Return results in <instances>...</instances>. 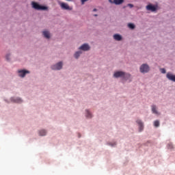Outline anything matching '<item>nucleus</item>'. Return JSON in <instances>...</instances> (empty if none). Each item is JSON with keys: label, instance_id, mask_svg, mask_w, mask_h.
I'll return each instance as SVG.
<instances>
[{"label": "nucleus", "instance_id": "25", "mask_svg": "<svg viewBox=\"0 0 175 175\" xmlns=\"http://www.w3.org/2000/svg\"><path fill=\"white\" fill-rule=\"evenodd\" d=\"M93 11H94V12H96V9H94Z\"/></svg>", "mask_w": 175, "mask_h": 175}, {"label": "nucleus", "instance_id": "23", "mask_svg": "<svg viewBox=\"0 0 175 175\" xmlns=\"http://www.w3.org/2000/svg\"><path fill=\"white\" fill-rule=\"evenodd\" d=\"M128 6H129V8H133V5L131 3L128 4Z\"/></svg>", "mask_w": 175, "mask_h": 175}, {"label": "nucleus", "instance_id": "15", "mask_svg": "<svg viewBox=\"0 0 175 175\" xmlns=\"http://www.w3.org/2000/svg\"><path fill=\"white\" fill-rule=\"evenodd\" d=\"M46 133H47L46 132L45 130H41L39 132L40 136H46Z\"/></svg>", "mask_w": 175, "mask_h": 175}, {"label": "nucleus", "instance_id": "9", "mask_svg": "<svg viewBox=\"0 0 175 175\" xmlns=\"http://www.w3.org/2000/svg\"><path fill=\"white\" fill-rule=\"evenodd\" d=\"M146 9L147 10H150V12H155L157 10V6L150 4L146 6Z\"/></svg>", "mask_w": 175, "mask_h": 175}, {"label": "nucleus", "instance_id": "26", "mask_svg": "<svg viewBox=\"0 0 175 175\" xmlns=\"http://www.w3.org/2000/svg\"><path fill=\"white\" fill-rule=\"evenodd\" d=\"M111 146H116V144H113V145H112V144H111Z\"/></svg>", "mask_w": 175, "mask_h": 175}, {"label": "nucleus", "instance_id": "2", "mask_svg": "<svg viewBox=\"0 0 175 175\" xmlns=\"http://www.w3.org/2000/svg\"><path fill=\"white\" fill-rule=\"evenodd\" d=\"M31 5L33 8V9H36V10H47V7L44 5H40L36 2H32Z\"/></svg>", "mask_w": 175, "mask_h": 175}, {"label": "nucleus", "instance_id": "18", "mask_svg": "<svg viewBox=\"0 0 175 175\" xmlns=\"http://www.w3.org/2000/svg\"><path fill=\"white\" fill-rule=\"evenodd\" d=\"M128 27L131 29H135V25H133V23H129Z\"/></svg>", "mask_w": 175, "mask_h": 175}, {"label": "nucleus", "instance_id": "8", "mask_svg": "<svg viewBox=\"0 0 175 175\" xmlns=\"http://www.w3.org/2000/svg\"><path fill=\"white\" fill-rule=\"evenodd\" d=\"M90 47L88 44H83L82 46L79 47V50H83V51H88Z\"/></svg>", "mask_w": 175, "mask_h": 175}, {"label": "nucleus", "instance_id": "21", "mask_svg": "<svg viewBox=\"0 0 175 175\" xmlns=\"http://www.w3.org/2000/svg\"><path fill=\"white\" fill-rule=\"evenodd\" d=\"M160 71L161 73H163V74L166 73V70L165 68H161Z\"/></svg>", "mask_w": 175, "mask_h": 175}, {"label": "nucleus", "instance_id": "11", "mask_svg": "<svg viewBox=\"0 0 175 175\" xmlns=\"http://www.w3.org/2000/svg\"><path fill=\"white\" fill-rule=\"evenodd\" d=\"M113 39L118 42H120V40H122V37L120 34H115L113 35Z\"/></svg>", "mask_w": 175, "mask_h": 175}, {"label": "nucleus", "instance_id": "27", "mask_svg": "<svg viewBox=\"0 0 175 175\" xmlns=\"http://www.w3.org/2000/svg\"><path fill=\"white\" fill-rule=\"evenodd\" d=\"M94 16H98V15L95 14Z\"/></svg>", "mask_w": 175, "mask_h": 175}, {"label": "nucleus", "instance_id": "5", "mask_svg": "<svg viewBox=\"0 0 175 175\" xmlns=\"http://www.w3.org/2000/svg\"><path fill=\"white\" fill-rule=\"evenodd\" d=\"M51 68L53 70H60V69H62V62H59L57 64L52 66Z\"/></svg>", "mask_w": 175, "mask_h": 175}, {"label": "nucleus", "instance_id": "12", "mask_svg": "<svg viewBox=\"0 0 175 175\" xmlns=\"http://www.w3.org/2000/svg\"><path fill=\"white\" fill-rule=\"evenodd\" d=\"M42 33L44 38H46V39H50V32L47 31H44Z\"/></svg>", "mask_w": 175, "mask_h": 175}, {"label": "nucleus", "instance_id": "16", "mask_svg": "<svg viewBox=\"0 0 175 175\" xmlns=\"http://www.w3.org/2000/svg\"><path fill=\"white\" fill-rule=\"evenodd\" d=\"M86 117L87 118H91L92 117V115L88 110H86Z\"/></svg>", "mask_w": 175, "mask_h": 175}, {"label": "nucleus", "instance_id": "17", "mask_svg": "<svg viewBox=\"0 0 175 175\" xmlns=\"http://www.w3.org/2000/svg\"><path fill=\"white\" fill-rule=\"evenodd\" d=\"M81 54V51H77L75 53V58H79V57H80V55Z\"/></svg>", "mask_w": 175, "mask_h": 175}, {"label": "nucleus", "instance_id": "19", "mask_svg": "<svg viewBox=\"0 0 175 175\" xmlns=\"http://www.w3.org/2000/svg\"><path fill=\"white\" fill-rule=\"evenodd\" d=\"M154 126H156V127L159 126V121L155 120L154 122Z\"/></svg>", "mask_w": 175, "mask_h": 175}, {"label": "nucleus", "instance_id": "20", "mask_svg": "<svg viewBox=\"0 0 175 175\" xmlns=\"http://www.w3.org/2000/svg\"><path fill=\"white\" fill-rule=\"evenodd\" d=\"M14 102H16V103H21V102H23V100H21V98H16Z\"/></svg>", "mask_w": 175, "mask_h": 175}, {"label": "nucleus", "instance_id": "6", "mask_svg": "<svg viewBox=\"0 0 175 175\" xmlns=\"http://www.w3.org/2000/svg\"><path fill=\"white\" fill-rule=\"evenodd\" d=\"M18 73L20 77H25V75H27V73H29V72L27 70H18Z\"/></svg>", "mask_w": 175, "mask_h": 175}, {"label": "nucleus", "instance_id": "28", "mask_svg": "<svg viewBox=\"0 0 175 175\" xmlns=\"http://www.w3.org/2000/svg\"><path fill=\"white\" fill-rule=\"evenodd\" d=\"M67 1H70V0H67Z\"/></svg>", "mask_w": 175, "mask_h": 175}, {"label": "nucleus", "instance_id": "14", "mask_svg": "<svg viewBox=\"0 0 175 175\" xmlns=\"http://www.w3.org/2000/svg\"><path fill=\"white\" fill-rule=\"evenodd\" d=\"M152 111L154 114H159V113H158V111H157V106L155 105L152 106Z\"/></svg>", "mask_w": 175, "mask_h": 175}, {"label": "nucleus", "instance_id": "10", "mask_svg": "<svg viewBox=\"0 0 175 175\" xmlns=\"http://www.w3.org/2000/svg\"><path fill=\"white\" fill-rule=\"evenodd\" d=\"M109 2H111V3H114L115 5H121L122 3H124V0H113V1L109 0Z\"/></svg>", "mask_w": 175, "mask_h": 175}, {"label": "nucleus", "instance_id": "13", "mask_svg": "<svg viewBox=\"0 0 175 175\" xmlns=\"http://www.w3.org/2000/svg\"><path fill=\"white\" fill-rule=\"evenodd\" d=\"M137 124H138L139 126V131L142 132V131H143V122H142V120H137Z\"/></svg>", "mask_w": 175, "mask_h": 175}, {"label": "nucleus", "instance_id": "4", "mask_svg": "<svg viewBox=\"0 0 175 175\" xmlns=\"http://www.w3.org/2000/svg\"><path fill=\"white\" fill-rule=\"evenodd\" d=\"M59 5L63 10H72V8H70L68 3L60 2L59 3Z\"/></svg>", "mask_w": 175, "mask_h": 175}, {"label": "nucleus", "instance_id": "7", "mask_svg": "<svg viewBox=\"0 0 175 175\" xmlns=\"http://www.w3.org/2000/svg\"><path fill=\"white\" fill-rule=\"evenodd\" d=\"M166 77L167 79H168V80L175 82V75L172 74V72H167L166 75Z\"/></svg>", "mask_w": 175, "mask_h": 175}, {"label": "nucleus", "instance_id": "1", "mask_svg": "<svg viewBox=\"0 0 175 175\" xmlns=\"http://www.w3.org/2000/svg\"><path fill=\"white\" fill-rule=\"evenodd\" d=\"M113 77H115L116 79H118V77H122L123 80H129V79H131L130 74L122 71H117L114 72Z\"/></svg>", "mask_w": 175, "mask_h": 175}, {"label": "nucleus", "instance_id": "24", "mask_svg": "<svg viewBox=\"0 0 175 175\" xmlns=\"http://www.w3.org/2000/svg\"><path fill=\"white\" fill-rule=\"evenodd\" d=\"M9 57L8 55L6 56V59H7L8 61H9V57Z\"/></svg>", "mask_w": 175, "mask_h": 175}, {"label": "nucleus", "instance_id": "3", "mask_svg": "<svg viewBox=\"0 0 175 175\" xmlns=\"http://www.w3.org/2000/svg\"><path fill=\"white\" fill-rule=\"evenodd\" d=\"M150 71V67L147 64H142L140 67L141 73H148Z\"/></svg>", "mask_w": 175, "mask_h": 175}, {"label": "nucleus", "instance_id": "22", "mask_svg": "<svg viewBox=\"0 0 175 175\" xmlns=\"http://www.w3.org/2000/svg\"><path fill=\"white\" fill-rule=\"evenodd\" d=\"M168 148H169L170 150H172V148H173V145H172V144H168Z\"/></svg>", "mask_w": 175, "mask_h": 175}]
</instances>
